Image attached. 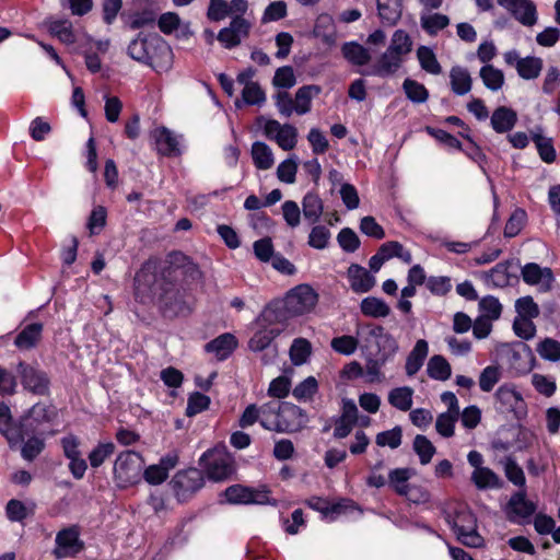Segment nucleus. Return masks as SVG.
Listing matches in <instances>:
<instances>
[{"mask_svg":"<svg viewBox=\"0 0 560 560\" xmlns=\"http://www.w3.org/2000/svg\"><path fill=\"white\" fill-rule=\"evenodd\" d=\"M360 308L362 314L373 318L386 317L390 313V307L383 300L374 296L363 299Z\"/></svg>","mask_w":560,"mask_h":560,"instance_id":"4c0bfd02","label":"nucleus"},{"mask_svg":"<svg viewBox=\"0 0 560 560\" xmlns=\"http://www.w3.org/2000/svg\"><path fill=\"white\" fill-rule=\"evenodd\" d=\"M429 353V346L424 339H419L406 360V374L413 376L422 368Z\"/></svg>","mask_w":560,"mask_h":560,"instance_id":"bb28decb","label":"nucleus"},{"mask_svg":"<svg viewBox=\"0 0 560 560\" xmlns=\"http://www.w3.org/2000/svg\"><path fill=\"white\" fill-rule=\"evenodd\" d=\"M479 74L486 88L491 91L500 90L504 83L503 72L491 65L483 66Z\"/></svg>","mask_w":560,"mask_h":560,"instance_id":"c03bdc74","label":"nucleus"},{"mask_svg":"<svg viewBox=\"0 0 560 560\" xmlns=\"http://www.w3.org/2000/svg\"><path fill=\"white\" fill-rule=\"evenodd\" d=\"M413 451L419 456L420 463L427 465L431 462L436 450L425 435L418 434L413 440Z\"/></svg>","mask_w":560,"mask_h":560,"instance_id":"de8ad7c7","label":"nucleus"},{"mask_svg":"<svg viewBox=\"0 0 560 560\" xmlns=\"http://www.w3.org/2000/svg\"><path fill=\"white\" fill-rule=\"evenodd\" d=\"M537 353L541 359L550 362L560 361V341L553 338L542 339L536 347Z\"/></svg>","mask_w":560,"mask_h":560,"instance_id":"49530a36","label":"nucleus"},{"mask_svg":"<svg viewBox=\"0 0 560 560\" xmlns=\"http://www.w3.org/2000/svg\"><path fill=\"white\" fill-rule=\"evenodd\" d=\"M296 172L298 163L294 159L290 158L278 165L277 177L282 183L293 184L295 183Z\"/></svg>","mask_w":560,"mask_h":560,"instance_id":"69168bd1","label":"nucleus"},{"mask_svg":"<svg viewBox=\"0 0 560 560\" xmlns=\"http://www.w3.org/2000/svg\"><path fill=\"white\" fill-rule=\"evenodd\" d=\"M498 409L501 412H513L517 419L526 416V405L522 395L510 384L501 385L495 392Z\"/></svg>","mask_w":560,"mask_h":560,"instance_id":"9d476101","label":"nucleus"},{"mask_svg":"<svg viewBox=\"0 0 560 560\" xmlns=\"http://www.w3.org/2000/svg\"><path fill=\"white\" fill-rule=\"evenodd\" d=\"M346 60L354 66H364L371 60L369 50L357 42H347L341 46Z\"/></svg>","mask_w":560,"mask_h":560,"instance_id":"7c9ffc66","label":"nucleus"},{"mask_svg":"<svg viewBox=\"0 0 560 560\" xmlns=\"http://www.w3.org/2000/svg\"><path fill=\"white\" fill-rule=\"evenodd\" d=\"M339 246L347 253H354L360 247V238L350 228H343L337 235Z\"/></svg>","mask_w":560,"mask_h":560,"instance_id":"13d9d810","label":"nucleus"},{"mask_svg":"<svg viewBox=\"0 0 560 560\" xmlns=\"http://www.w3.org/2000/svg\"><path fill=\"white\" fill-rule=\"evenodd\" d=\"M535 512L536 504L526 499V489H520L508 502L506 514L511 522H517L518 518H527Z\"/></svg>","mask_w":560,"mask_h":560,"instance_id":"dca6fc26","label":"nucleus"},{"mask_svg":"<svg viewBox=\"0 0 560 560\" xmlns=\"http://www.w3.org/2000/svg\"><path fill=\"white\" fill-rule=\"evenodd\" d=\"M43 325L33 323L26 325L15 337L14 345L22 350L34 348L40 340Z\"/></svg>","mask_w":560,"mask_h":560,"instance_id":"c85d7f7f","label":"nucleus"},{"mask_svg":"<svg viewBox=\"0 0 560 560\" xmlns=\"http://www.w3.org/2000/svg\"><path fill=\"white\" fill-rule=\"evenodd\" d=\"M205 485V477L200 469L188 468L178 471L172 479L171 486L179 502L187 501Z\"/></svg>","mask_w":560,"mask_h":560,"instance_id":"423d86ee","label":"nucleus"},{"mask_svg":"<svg viewBox=\"0 0 560 560\" xmlns=\"http://www.w3.org/2000/svg\"><path fill=\"white\" fill-rule=\"evenodd\" d=\"M143 459L135 451H126L118 455L114 464V476L122 485L135 482L142 471Z\"/></svg>","mask_w":560,"mask_h":560,"instance_id":"6e6552de","label":"nucleus"},{"mask_svg":"<svg viewBox=\"0 0 560 560\" xmlns=\"http://www.w3.org/2000/svg\"><path fill=\"white\" fill-rule=\"evenodd\" d=\"M459 413L443 412L441 413L435 422V429L439 434L444 438H451L454 435V427L458 420Z\"/></svg>","mask_w":560,"mask_h":560,"instance_id":"4d7b16f0","label":"nucleus"},{"mask_svg":"<svg viewBox=\"0 0 560 560\" xmlns=\"http://www.w3.org/2000/svg\"><path fill=\"white\" fill-rule=\"evenodd\" d=\"M275 141L284 151L295 148L298 142V130L293 125L284 124L283 128L276 135Z\"/></svg>","mask_w":560,"mask_h":560,"instance_id":"5fc2aeb1","label":"nucleus"},{"mask_svg":"<svg viewBox=\"0 0 560 560\" xmlns=\"http://www.w3.org/2000/svg\"><path fill=\"white\" fill-rule=\"evenodd\" d=\"M159 154L178 156L182 154L178 138L166 127H159L150 132Z\"/></svg>","mask_w":560,"mask_h":560,"instance_id":"2eb2a0df","label":"nucleus"},{"mask_svg":"<svg viewBox=\"0 0 560 560\" xmlns=\"http://www.w3.org/2000/svg\"><path fill=\"white\" fill-rule=\"evenodd\" d=\"M289 312L294 317L310 313L318 302V294L308 284H300L291 289L284 296Z\"/></svg>","mask_w":560,"mask_h":560,"instance_id":"0eeeda50","label":"nucleus"},{"mask_svg":"<svg viewBox=\"0 0 560 560\" xmlns=\"http://www.w3.org/2000/svg\"><path fill=\"white\" fill-rule=\"evenodd\" d=\"M511 266V261H502L497 264L491 270L485 272L487 283L495 288H504L509 285L510 279L512 277L509 271Z\"/></svg>","mask_w":560,"mask_h":560,"instance_id":"2f4dec72","label":"nucleus"},{"mask_svg":"<svg viewBox=\"0 0 560 560\" xmlns=\"http://www.w3.org/2000/svg\"><path fill=\"white\" fill-rule=\"evenodd\" d=\"M210 398L199 392L192 393L187 401L186 415L188 417L196 416L209 408Z\"/></svg>","mask_w":560,"mask_h":560,"instance_id":"0e129e2a","label":"nucleus"},{"mask_svg":"<svg viewBox=\"0 0 560 560\" xmlns=\"http://www.w3.org/2000/svg\"><path fill=\"white\" fill-rule=\"evenodd\" d=\"M323 201L318 195L307 192L302 200L303 215L310 223H316L323 213Z\"/></svg>","mask_w":560,"mask_h":560,"instance_id":"72a5a7b5","label":"nucleus"},{"mask_svg":"<svg viewBox=\"0 0 560 560\" xmlns=\"http://www.w3.org/2000/svg\"><path fill=\"white\" fill-rule=\"evenodd\" d=\"M420 24L422 30L432 36L450 25V18L442 13L422 14Z\"/></svg>","mask_w":560,"mask_h":560,"instance_id":"58836bf2","label":"nucleus"},{"mask_svg":"<svg viewBox=\"0 0 560 560\" xmlns=\"http://www.w3.org/2000/svg\"><path fill=\"white\" fill-rule=\"evenodd\" d=\"M412 395L413 389L408 386L404 387H397L389 392L388 394V402L401 410V411H408L412 407Z\"/></svg>","mask_w":560,"mask_h":560,"instance_id":"ea45409f","label":"nucleus"},{"mask_svg":"<svg viewBox=\"0 0 560 560\" xmlns=\"http://www.w3.org/2000/svg\"><path fill=\"white\" fill-rule=\"evenodd\" d=\"M402 432L400 427H395L392 430L380 432L376 435L375 442L378 446H389L397 448L401 444Z\"/></svg>","mask_w":560,"mask_h":560,"instance_id":"338daca9","label":"nucleus"},{"mask_svg":"<svg viewBox=\"0 0 560 560\" xmlns=\"http://www.w3.org/2000/svg\"><path fill=\"white\" fill-rule=\"evenodd\" d=\"M18 373L20 374L23 387L28 392L40 396L49 394L50 381L46 372L25 362H20Z\"/></svg>","mask_w":560,"mask_h":560,"instance_id":"1a4fd4ad","label":"nucleus"},{"mask_svg":"<svg viewBox=\"0 0 560 560\" xmlns=\"http://www.w3.org/2000/svg\"><path fill=\"white\" fill-rule=\"evenodd\" d=\"M318 389V383L314 376H308L298 384L292 394L298 400L311 399Z\"/></svg>","mask_w":560,"mask_h":560,"instance_id":"bf43d9fd","label":"nucleus"},{"mask_svg":"<svg viewBox=\"0 0 560 560\" xmlns=\"http://www.w3.org/2000/svg\"><path fill=\"white\" fill-rule=\"evenodd\" d=\"M502 372L499 366L489 365L485 368L479 376V387L482 392L489 393L501 380Z\"/></svg>","mask_w":560,"mask_h":560,"instance_id":"3c124183","label":"nucleus"},{"mask_svg":"<svg viewBox=\"0 0 560 560\" xmlns=\"http://www.w3.org/2000/svg\"><path fill=\"white\" fill-rule=\"evenodd\" d=\"M237 347V340L234 335L225 332L209 341L205 346V350L214 353L219 360H225Z\"/></svg>","mask_w":560,"mask_h":560,"instance_id":"4be33fe9","label":"nucleus"},{"mask_svg":"<svg viewBox=\"0 0 560 560\" xmlns=\"http://www.w3.org/2000/svg\"><path fill=\"white\" fill-rule=\"evenodd\" d=\"M387 49L399 56L408 54L411 50V39L409 35L402 30H397Z\"/></svg>","mask_w":560,"mask_h":560,"instance_id":"052dcab7","label":"nucleus"},{"mask_svg":"<svg viewBox=\"0 0 560 560\" xmlns=\"http://www.w3.org/2000/svg\"><path fill=\"white\" fill-rule=\"evenodd\" d=\"M410 478L408 468H396L389 471L388 479L390 486L400 495H407L409 486L407 483Z\"/></svg>","mask_w":560,"mask_h":560,"instance_id":"864d4df0","label":"nucleus"},{"mask_svg":"<svg viewBox=\"0 0 560 560\" xmlns=\"http://www.w3.org/2000/svg\"><path fill=\"white\" fill-rule=\"evenodd\" d=\"M293 317L284 299H282L270 302L260 313L258 320L262 325L273 327L278 324L284 325Z\"/></svg>","mask_w":560,"mask_h":560,"instance_id":"f3484780","label":"nucleus"},{"mask_svg":"<svg viewBox=\"0 0 560 560\" xmlns=\"http://www.w3.org/2000/svg\"><path fill=\"white\" fill-rule=\"evenodd\" d=\"M542 65L541 58L528 56L517 62L516 71L522 79L533 80L539 77Z\"/></svg>","mask_w":560,"mask_h":560,"instance_id":"f704fd0d","label":"nucleus"},{"mask_svg":"<svg viewBox=\"0 0 560 560\" xmlns=\"http://www.w3.org/2000/svg\"><path fill=\"white\" fill-rule=\"evenodd\" d=\"M260 411V424L267 430L277 431V432H285L291 430L289 424L284 423L281 420L282 413H290L292 416H302L303 410L292 404H283L280 405L276 401H270L264 404L258 408Z\"/></svg>","mask_w":560,"mask_h":560,"instance_id":"20e7f679","label":"nucleus"},{"mask_svg":"<svg viewBox=\"0 0 560 560\" xmlns=\"http://www.w3.org/2000/svg\"><path fill=\"white\" fill-rule=\"evenodd\" d=\"M200 463L203 465L208 478L213 481L225 480L234 471L231 455L221 450H209L201 456Z\"/></svg>","mask_w":560,"mask_h":560,"instance_id":"39448f33","label":"nucleus"},{"mask_svg":"<svg viewBox=\"0 0 560 560\" xmlns=\"http://www.w3.org/2000/svg\"><path fill=\"white\" fill-rule=\"evenodd\" d=\"M427 373L433 380L446 381L451 377L452 369L444 357L436 354L429 360Z\"/></svg>","mask_w":560,"mask_h":560,"instance_id":"e433bc0d","label":"nucleus"},{"mask_svg":"<svg viewBox=\"0 0 560 560\" xmlns=\"http://www.w3.org/2000/svg\"><path fill=\"white\" fill-rule=\"evenodd\" d=\"M250 27L252 25L246 19L242 16H234L229 26L220 30L217 39L224 48L232 49L238 46L243 39L248 37Z\"/></svg>","mask_w":560,"mask_h":560,"instance_id":"f8f14e48","label":"nucleus"},{"mask_svg":"<svg viewBox=\"0 0 560 560\" xmlns=\"http://www.w3.org/2000/svg\"><path fill=\"white\" fill-rule=\"evenodd\" d=\"M330 346L338 353L351 355L358 348V340L352 336L345 335L334 338Z\"/></svg>","mask_w":560,"mask_h":560,"instance_id":"774afa93","label":"nucleus"},{"mask_svg":"<svg viewBox=\"0 0 560 560\" xmlns=\"http://www.w3.org/2000/svg\"><path fill=\"white\" fill-rule=\"evenodd\" d=\"M56 417V410L52 406L46 404H35L28 413L22 418V430L24 439L27 435L37 432V427L44 422H50Z\"/></svg>","mask_w":560,"mask_h":560,"instance_id":"4468645a","label":"nucleus"},{"mask_svg":"<svg viewBox=\"0 0 560 560\" xmlns=\"http://www.w3.org/2000/svg\"><path fill=\"white\" fill-rule=\"evenodd\" d=\"M115 445L112 442L101 443L89 454V460L92 467H100L106 458L113 455Z\"/></svg>","mask_w":560,"mask_h":560,"instance_id":"e2e57ef3","label":"nucleus"},{"mask_svg":"<svg viewBox=\"0 0 560 560\" xmlns=\"http://www.w3.org/2000/svg\"><path fill=\"white\" fill-rule=\"evenodd\" d=\"M127 54L136 61L150 66L156 71L167 70L172 63V49L166 43L155 37L149 40L143 33H139L127 48Z\"/></svg>","mask_w":560,"mask_h":560,"instance_id":"f03ea898","label":"nucleus"},{"mask_svg":"<svg viewBox=\"0 0 560 560\" xmlns=\"http://www.w3.org/2000/svg\"><path fill=\"white\" fill-rule=\"evenodd\" d=\"M252 158L254 164L259 170H269L273 165V154L271 149L264 142H254L252 145Z\"/></svg>","mask_w":560,"mask_h":560,"instance_id":"c9c22d12","label":"nucleus"},{"mask_svg":"<svg viewBox=\"0 0 560 560\" xmlns=\"http://www.w3.org/2000/svg\"><path fill=\"white\" fill-rule=\"evenodd\" d=\"M401 62V56L387 49L381 56L377 63L373 67L372 71L369 72L368 74H373L382 78L389 77L400 68Z\"/></svg>","mask_w":560,"mask_h":560,"instance_id":"393cba45","label":"nucleus"},{"mask_svg":"<svg viewBox=\"0 0 560 560\" xmlns=\"http://www.w3.org/2000/svg\"><path fill=\"white\" fill-rule=\"evenodd\" d=\"M504 474L514 486L526 489V478L522 467L512 457H506L503 464Z\"/></svg>","mask_w":560,"mask_h":560,"instance_id":"a18cd8bd","label":"nucleus"},{"mask_svg":"<svg viewBox=\"0 0 560 560\" xmlns=\"http://www.w3.org/2000/svg\"><path fill=\"white\" fill-rule=\"evenodd\" d=\"M280 328L269 327L264 325L261 329L256 331L248 341V348L252 351L258 352L264 351L272 347V341L281 334Z\"/></svg>","mask_w":560,"mask_h":560,"instance_id":"a878e982","label":"nucleus"},{"mask_svg":"<svg viewBox=\"0 0 560 560\" xmlns=\"http://www.w3.org/2000/svg\"><path fill=\"white\" fill-rule=\"evenodd\" d=\"M532 139L536 144L540 159L546 163H552L557 155L551 139L541 136L539 132H533Z\"/></svg>","mask_w":560,"mask_h":560,"instance_id":"09e8293b","label":"nucleus"},{"mask_svg":"<svg viewBox=\"0 0 560 560\" xmlns=\"http://www.w3.org/2000/svg\"><path fill=\"white\" fill-rule=\"evenodd\" d=\"M417 57L421 68L424 71L431 74H440L442 72V67L439 63L436 56L431 48L427 46H420L417 50Z\"/></svg>","mask_w":560,"mask_h":560,"instance_id":"79ce46f5","label":"nucleus"},{"mask_svg":"<svg viewBox=\"0 0 560 560\" xmlns=\"http://www.w3.org/2000/svg\"><path fill=\"white\" fill-rule=\"evenodd\" d=\"M0 433L5 436L10 447L24 441L22 420L19 424H14L10 408L4 404H0Z\"/></svg>","mask_w":560,"mask_h":560,"instance_id":"6ab92c4d","label":"nucleus"},{"mask_svg":"<svg viewBox=\"0 0 560 560\" xmlns=\"http://www.w3.org/2000/svg\"><path fill=\"white\" fill-rule=\"evenodd\" d=\"M226 501L231 504H262L267 495L242 485H233L225 489Z\"/></svg>","mask_w":560,"mask_h":560,"instance_id":"a211bd4d","label":"nucleus"},{"mask_svg":"<svg viewBox=\"0 0 560 560\" xmlns=\"http://www.w3.org/2000/svg\"><path fill=\"white\" fill-rule=\"evenodd\" d=\"M378 16L382 23L394 26L402 13V0H376Z\"/></svg>","mask_w":560,"mask_h":560,"instance_id":"b1692460","label":"nucleus"},{"mask_svg":"<svg viewBox=\"0 0 560 560\" xmlns=\"http://www.w3.org/2000/svg\"><path fill=\"white\" fill-rule=\"evenodd\" d=\"M350 288L355 293H366L375 285L376 280L364 267L351 264L347 271Z\"/></svg>","mask_w":560,"mask_h":560,"instance_id":"aec40b11","label":"nucleus"},{"mask_svg":"<svg viewBox=\"0 0 560 560\" xmlns=\"http://www.w3.org/2000/svg\"><path fill=\"white\" fill-rule=\"evenodd\" d=\"M318 85H304L295 92L294 112L304 115L311 110L312 98L320 93Z\"/></svg>","mask_w":560,"mask_h":560,"instance_id":"c756f323","label":"nucleus"},{"mask_svg":"<svg viewBox=\"0 0 560 560\" xmlns=\"http://www.w3.org/2000/svg\"><path fill=\"white\" fill-rule=\"evenodd\" d=\"M266 101V94L258 83L246 84L242 91V100L235 101V106L242 108L246 105H261Z\"/></svg>","mask_w":560,"mask_h":560,"instance_id":"a19ab883","label":"nucleus"},{"mask_svg":"<svg viewBox=\"0 0 560 560\" xmlns=\"http://www.w3.org/2000/svg\"><path fill=\"white\" fill-rule=\"evenodd\" d=\"M471 481L478 489H500L503 486V481L500 477L488 467L474 470L471 474Z\"/></svg>","mask_w":560,"mask_h":560,"instance_id":"473e14b6","label":"nucleus"},{"mask_svg":"<svg viewBox=\"0 0 560 560\" xmlns=\"http://www.w3.org/2000/svg\"><path fill=\"white\" fill-rule=\"evenodd\" d=\"M402 88L406 96L413 103H424L429 97L425 86L415 80L406 79Z\"/></svg>","mask_w":560,"mask_h":560,"instance_id":"6e6d98bb","label":"nucleus"},{"mask_svg":"<svg viewBox=\"0 0 560 560\" xmlns=\"http://www.w3.org/2000/svg\"><path fill=\"white\" fill-rule=\"evenodd\" d=\"M28 439L23 443L21 456L27 462H33L45 448V440L37 435H27Z\"/></svg>","mask_w":560,"mask_h":560,"instance_id":"603ef678","label":"nucleus"},{"mask_svg":"<svg viewBox=\"0 0 560 560\" xmlns=\"http://www.w3.org/2000/svg\"><path fill=\"white\" fill-rule=\"evenodd\" d=\"M490 122L495 132L505 133L515 127L517 114L510 107L499 106L493 110Z\"/></svg>","mask_w":560,"mask_h":560,"instance_id":"5701e85b","label":"nucleus"},{"mask_svg":"<svg viewBox=\"0 0 560 560\" xmlns=\"http://www.w3.org/2000/svg\"><path fill=\"white\" fill-rule=\"evenodd\" d=\"M80 533L77 526L61 529L56 535V548L52 553L57 559L73 557L81 552L84 544L80 540Z\"/></svg>","mask_w":560,"mask_h":560,"instance_id":"9b49d317","label":"nucleus"},{"mask_svg":"<svg viewBox=\"0 0 560 560\" xmlns=\"http://www.w3.org/2000/svg\"><path fill=\"white\" fill-rule=\"evenodd\" d=\"M311 352V342L304 338H296L290 348V359L294 365H302L307 361Z\"/></svg>","mask_w":560,"mask_h":560,"instance_id":"37998d69","label":"nucleus"},{"mask_svg":"<svg viewBox=\"0 0 560 560\" xmlns=\"http://www.w3.org/2000/svg\"><path fill=\"white\" fill-rule=\"evenodd\" d=\"M175 271L172 265L162 267L156 258L148 259L135 276L136 299L143 304L158 299L167 317L186 314V303L175 288Z\"/></svg>","mask_w":560,"mask_h":560,"instance_id":"f257e3e1","label":"nucleus"},{"mask_svg":"<svg viewBox=\"0 0 560 560\" xmlns=\"http://www.w3.org/2000/svg\"><path fill=\"white\" fill-rule=\"evenodd\" d=\"M49 31L65 44L69 45L75 42L72 23L68 20L52 21L49 24Z\"/></svg>","mask_w":560,"mask_h":560,"instance_id":"8fccbe9b","label":"nucleus"},{"mask_svg":"<svg viewBox=\"0 0 560 560\" xmlns=\"http://www.w3.org/2000/svg\"><path fill=\"white\" fill-rule=\"evenodd\" d=\"M450 83L452 91L462 96L470 92L472 79L466 68L455 66L450 71Z\"/></svg>","mask_w":560,"mask_h":560,"instance_id":"cd10ccee","label":"nucleus"},{"mask_svg":"<svg viewBox=\"0 0 560 560\" xmlns=\"http://www.w3.org/2000/svg\"><path fill=\"white\" fill-rule=\"evenodd\" d=\"M445 521L462 544L472 548L482 546L483 539L476 530V518L471 512L460 510L454 515L446 513Z\"/></svg>","mask_w":560,"mask_h":560,"instance_id":"7ed1b4c3","label":"nucleus"},{"mask_svg":"<svg viewBox=\"0 0 560 560\" xmlns=\"http://www.w3.org/2000/svg\"><path fill=\"white\" fill-rule=\"evenodd\" d=\"M511 15L524 26L537 23V9L532 0H497Z\"/></svg>","mask_w":560,"mask_h":560,"instance_id":"ddd939ff","label":"nucleus"},{"mask_svg":"<svg viewBox=\"0 0 560 560\" xmlns=\"http://www.w3.org/2000/svg\"><path fill=\"white\" fill-rule=\"evenodd\" d=\"M524 282L528 284H540L545 290H549L553 281L552 272L549 268H540L535 262H529L522 268Z\"/></svg>","mask_w":560,"mask_h":560,"instance_id":"412c9836","label":"nucleus"},{"mask_svg":"<svg viewBox=\"0 0 560 560\" xmlns=\"http://www.w3.org/2000/svg\"><path fill=\"white\" fill-rule=\"evenodd\" d=\"M515 310L518 317L533 319L539 315V307L529 295L517 299Z\"/></svg>","mask_w":560,"mask_h":560,"instance_id":"680f3d73","label":"nucleus"}]
</instances>
